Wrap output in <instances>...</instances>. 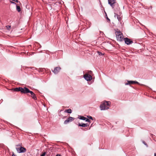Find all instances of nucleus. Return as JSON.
<instances>
[{
  "label": "nucleus",
  "instance_id": "nucleus-1",
  "mask_svg": "<svg viewBox=\"0 0 156 156\" xmlns=\"http://www.w3.org/2000/svg\"><path fill=\"white\" fill-rule=\"evenodd\" d=\"M111 102L109 101H105L101 105L100 108L101 110H105L109 108Z\"/></svg>",
  "mask_w": 156,
  "mask_h": 156
},
{
  "label": "nucleus",
  "instance_id": "nucleus-2",
  "mask_svg": "<svg viewBox=\"0 0 156 156\" xmlns=\"http://www.w3.org/2000/svg\"><path fill=\"white\" fill-rule=\"evenodd\" d=\"M116 37L118 41H123L124 38L122 33L120 31H117L115 33Z\"/></svg>",
  "mask_w": 156,
  "mask_h": 156
},
{
  "label": "nucleus",
  "instance_id": "nucleus-3",
  "mask_svg": "<svg viewBox=\"0 0 156 156\" xmlns=\"http://www.w3.org/2000/svg\"><path fill=\"white\" fill-rule=\"evenodd\" d=\"M16 151L18 153H24L26 152V149L23 147H17L16 148Z\"/></svg>",
  "mask_w": 156,
  "mask_h": 156
},
{
  "label": "nucleus",
  "instance_id": "nucleus-4",
  "mask_svg": "<svg viewBox=\"0 0 156 156\" xmlns=\"http://www.w3.org/2000/svg\"><path fill=\"white\" fill-rule=\"evenodd\" d=\"M21 92L22 93L24 94H27L30 93V91L27 88L24 87V88H21Z\"/></svg>",
  "mask_w": 156,
  "mask_h": 156
},
{
  "label": "nucleus",
  "instance_id": "nucleus-5",
  "mask_svg": "<svg viewBox=\"0 0 156 156\" xmlns=\"http://www.w3.org/2000/svg\"><path fill=\"white\" fill-rule=\"evenodd\" d=\"M84 78L87 81H90L92 79V76L87 73H86L84 75Z\"/></svg>",
  "mask_w": 156,
  "mask_h": 156
},
{
  "label": "nucleus",
  "instance_id": "nucleus-6",
  "mask_svg": "<svg viewBox=\"0 0 156 156\" xmlns=\"http://www.w3.org/2000/svg\"><path fill=\"white\" fill-rule=\"evenodd\" d=\"M108 0V3L111 6L112 8H114V7L115 5L116 1L115 0Z\"/></svg>",
  "mask_w": 156,
  "mask_h": 156
},
{
  "label": "nucleus",
  "instance_id": "nucleus-7",
  "mask_svg": "<svg viewBox=\"0 0 156 156\" xmlns=\"http://www.w3.org/2000/svg\"><path fill=\"white\" fill-rule=\"evenodd\" d=\"M123 40H124L126 44L127 45H129L133 43V41H132L127 37L124 38Z\"/></svg>",
  "mask_w": 156,
  "mask_h": 156
},
{
  "label": "nucleus",
  "instance_id": "nucleus-8",
  "mask_svg": "<svg viewBox=\"0 0 156 156\" xmlns=\"http://www.w3.org/2000/svg\"><path fill=\"white\" fill-rule=\"evenodd\" d=\"M61 69L60 67H56L54 70H52V71L55 74H57Z\"/></svg>",
  "mask_w": 156,
  "mask_h": 156
},
{
  "label": "nucleus",
  "instance_id": "nucleus-9",
  "mask_svg": "<svg viewBox=\"0 0 156 156\" xmlns=\"http://www.w3.org/2000/svg\"><path fill=\"white\" fill-rule=\"evenodd\" d=\"M136 83L139 84V83L136 81H128L127 83H125L126 85H128L131 84Z\"/></svg>",
  "mask_w": 156,
  "mask_h": 156
},
{
  "label": "nucleus",
  "instance_id": "nucleus-10",
  "mask_svg": "<svg viewBox=\"0 0 156 156\" xmlns=\"http://www.w3.org/2000/svg\"><path fill=\"white\" fill-rule=\"evenodd\" d=\"M30 93L31 95V97L34 100H36L37 99L36 97L35 96V94L32 91H30Z\"/></svg>",
  "mask_w": 156,
  "mask_h": 156
},
{
  "label": "nucleus",
  "instance_id": "nucleus-11",
  "mask_svg": "<svg viewBox=\"0 0 156 156\" xmlns=\"http://www.w3.org/2000/svg\"><path fill=\"white\" fill-rule=\"evenodd\" d=\"M89 124L88 123H82L80 124V123H79L78 126H81L83 127H86L88 126H89Z\"/></svg>",
  "mask_w": 156,
  "mask_h": 156
},
{
  "label": "nucleus",
  "instance_id": "nucleus-12",
  "mask_svg": "<svg viewBox=\"0 0 156 156\" xmlns=\"http://www.w3.org/2000/svg\"><path fill=\"white\" fill-rule=\"evenodd\" d=\"M115 17L116 16L117 17V19L118 20L119 22H120L121 21V17L118 14L115 13V16H114Z\"/></svg>",
  "mask_w": 156,
  "mask_h": 156
},
{
  "label": "nucleus",
  "instance_id": "nucleus-13",
  "mask_svg": "<svg viewBox=\"0 0 156 156\" xmlns=\"http://www.w3.org/2000/svg\"><path fill=\"white\" fill-rule=\"evenodd\" d=\"M21 87H17V88L13 89V90L14 91H21Z\"/></svg>",
  "mask_w": 156,
  "mask_h": 156
},
{
  "label": "nucleus",
  "instance_id": "nucleus-14",
  "mask_svg": "<svg viewBox=\"0 0 156 156\" xmlns=\"http://www.w3.org/2000/svg\"><path fill=\"white\" fill-rule=\"evenodd\" d=\"M64 112H65L68 113H71L72 112V110L71 109H69L65 110Z\"/></svg>",
  "mask_w": 156,
  "mask_h": 156
},
{
  "label": "nucleus",
  "instance_id": "nucleus-15",
  "mask_svg": "<svg viewBox=\"0 0 156 156\" xmlns=\"http://www.w3.org/2000/svg\"><path fill=\"white\" fill-rule=\"evenodd\" d=\"M19 5H16V10L18 12H20L21 11V9L20 6H19Z\"/></svg>",
  "mask_w": 156,
  "mask_h": 156
},
{
  "label": "nucleus",
  "instance_id": "nucleus-16",
  "mask_svg": "<svg viewBox=\"0 0 156 156\" xmlns=\"http://www.w3.org/2000/svg\"><path fill=\"white\" fill-rule=\"evenodd\" d=\"M68 119L69 121L71 122L74 119V118L73 117H70L68 118Z\"/></svg>",
  "mask_w": 156,
  "mask_h": 156
},
{
  "label": "nucleus",
  "instance_id": "nucleus-17",
  "mask_svg": "<svg viewBox=\"0 0 156 156\" xmlns=\"http://www.w3.org/2000/svg\"><path fill=\"white\" fill-rule=\"evenodd\" d=\"M70 122L69 121L68 119H66L64 122V124H67L69 122Z\"/></svg>",
  "mask_w": 156,
  "mask_h": 156
},
{
  "label": "nucleus",
  "instance_id": "nucleus-18",
  "mask_svg": "<svg viewBox=\"0 0 156 156\" xmlns=\"http://www.w3.org/2000/svg\"><path fill=\"white\" fill-rule=\"evenodd\" d=\"M80 119L84 120L86 119V117H84V116H80Z\"/></svg>",
  "mask_w": 156,
  "mask_h": 156
},
{
  "label": "nucleus",
  "instance_id": "nucleus-19",
  "mask_svg": "<svg viewBox=\"0 0 156 156\" xmlns=\"http://www.w3.org/2000/svg\"><path fill=\"white\" fill-rule=\"evenodd\" d=\"M98 53L99 55H103L104 54V53H102L101 52H99V51H98Z\"/></svg>",
  "mask_w": 156,
  "mask_h": 156
},
{
  "label": "nucleus",
  "instance_id": "nucleus-20",
  "mask_svg": "<svg viewBox=\"0 0 156 156\" xmlns=\"http://www.w3.org/2000/svg\"><path fill=\"white\" fill-rule=\"evenodd\" d=\"M6 27L7 30H9L11 28V26L7 25L6 26Z\"/></svg>",
  "mask_w": 156,
  "mask_h": 156
},
{
  "label": "nucleus",
  "instance_id": "nucleus-21",
  "mask_svg": "<svg viewBox=\"0 0 156 156\" xmlns=\"http://www.w3.org/2000/svg\"><path fill=\"white\" fill-rule=\"evenodd\" d=\"M85 120L86 122H90V121L88 119H87V118H86V119L85 120Z\"/></svg>",
  "mask_w": 156,
  "mask_h": 156
},
{
  "label": "nucleus",
  "instance_id": "nucleus-22",
  "mask_svg": "<svg viewBox=\"0 0 156 156\" xmlns=\"http://www.w3.org/2000/svg\"><path fill=\"white\" fill-rule=\"evenodd\" d=\"M46 154V152H44L40 156H45Z\"/></svg>",
  "mask_w": 156,
  "mask_h": 156
},
{
  "label": "nucleus",
  "instance_id": "nucleus-23",
  "mask_svg": "<svg viewBox=\"0 0 156 156\" xmlns=\"http://www.w3.org/2000/svg\"><path fill=\"white\" fill-rule=\"evenodd\" d=\"M15 2H17V3H19V4H17V5H20L21 4L20 2L18 1V0H16Z\"/></svg>",
  "mask_w": 156,
  "mask_h": 156
},
{
  "label": "nucleus",
  "instance_id": "nucleus-24",
  "mask_svg": "<svg viewBox=\"0 0 156 156\" xmlns=\"http://www.w3.org/2000/svg\"><path fill=\"white\" fill-rule=\"evenodd\" d=\"M143 143L147 147H148V145L147 144L145 143V142L144 141L143 142Z\"/></svg>",
  "mask_w": 156,
  "mask_h": 156
},
{
  "label": "nucleus",
  "instance_id": "nucleus-25",
  "mask_svg": "<svg viewBox=\"0 0 156 156\" xmlns=\"http://www.w3.org/2000/svg\"><path fill=\"white\" fill-rule=\"evenodd\" d=\"M88 117L89 118V119L93 120V118L92 117H91V116H88Z\"/></svg>",
  "mask_w": 156,
  "mask_h": 156
},
{
  "label": "nucleus",
  "instance_id": "nucleus-26",
  "mask_svg": "<svg viewBox=\"0 0 156 156\" xmlns=\"http://www.w3.org/2000/svg\"><path fill=\"white\" fill-rule=\"evenodd\" d=\"M107 20L109 22L110 21V20L108 17H107Z\"/></svg>",
  "mask_w": 156,
  "mask_h": 156
},
{
  "label": "nucleus",
  "instance_id": "nucleus-27",
  "mask_svg": "<svg viewBox=\"0 0 156 156\" xmlns=\"http://www.w3.org/2000/svg\"><path fill=\"white\" fill-rule=\"evenodd\" d=\"M55 156H62L60 155L59 154H57Z\"/></svg>",
  "mask_w": 156,
  "mask_h": 156
},
{
  "label": "nucleus",
  "instance_id": "nucleus-28",
  "mask_svg": "<svg viewBox=\"0 0 156 156\" xmlns=\"http://www.w3.org/2000/svg\"><path fill=\"white\" fill-rule=\"evenodd\" d=\"M92 73V71H90L89 72V73H90V74H91V73Z\"/></svg>",
  "mask_w": 156,
  "mask_h": 156
},
{
  "label": "nucleus",
  "instance_id": "nucleus-29",
  "mask_svg": "<svg viewBox=\"0 0 156 156\" xmlns=\"http://www.w3.org/2000/svg\"><path fill=\"white\" fill-rule=\"evenodd\" d=\"M154 156H156V153H155L154 154Z\"/></svg>",
  "mask_w": 156,
  "mask_h": 156
},
{
  "label": "nucleus",
  "instance_id": "nucleus-30",
  "mask_svg": "<svg viewBox=\"0 0 156 156\" xmlns=\"http://www.w3.org/2000/svg\"><path fill=\"white\" fill-rule=\"evenodd\" d=\"M12 156H15V155H14V154H13V155H12Z\"/></svg>",
  "mask_w": 156,
  "mask_h": 156
}]
</instances>
